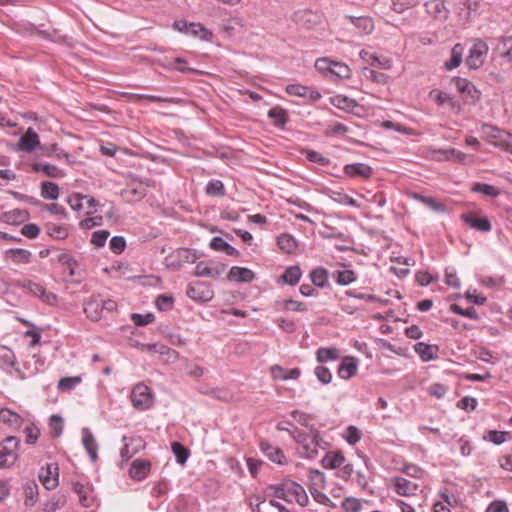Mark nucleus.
Here are the masks:
<instances>
[{"label": "nucleus", "instance_id": "f704fd0d", "mask_svg": "<svg viewBox=\"0 0 512 512\" xmlns=\"http://www.w3.org/2000/svg\"><path fill=\"white\" fill-rule=\"evenodd\" d=\"M101 304L97 300L88 301L84 305V312L87 317L92 319L93 321H97L101 317Z\"/></svg>", "mask_w": 512, "mask_h": 512}, {"label": "nucleus", "instance_id": "5fc2aeb1", "mask_svg": "<svg viewBox=\"0 0 512 512\" xmlns=\"http://www.w3.org/2000/svg\"><path fill=\"white\" fill-rule=\"evenodd\" d=\"M8 252L11 254V257L16 262H28L31 257L30 251L25 249L15 248L10 249Z\"/></svg>", "mask_w": 512, "mask_h": 512}, {"label": "nucleus", "instance_id": "9b49d317", "mask_svg": "<svg viewBox=\"0 0 512 512\" xmlns=\"http://www.w3.org/2000/svg\"><path fill=\"white\" fill-rule=\"evenodd\" d=\"M226 269L225 264H214V265H207L204 262H199L196 265L195 268V275L198 277H211V278H217L222 273H224Z\"/></svg>", "mask_w": 512, "mask_h": 512}, {"label": "nucleus", "instance_id": "f03ea898", "mask_svg": "<svg viewBox=\"0 0 512 512\" xmlns=\"http://www.w3.org/2000/svg\"><path fill=\"white\" fill-rule=\"evenodd\" d=\"M131 401L135 409L147 410L153 405L154 395L148 386L138 383L132 389Z\"/></svg>", "mask_w": 512, "mask_h": 512}, {"label": "nucleus", "instance_id": "603ef678", "mask_svg": "<svg viewBox=\"0 0 512 512\" xmlns=\"http://www.w3.org/2000/svg\"><path fill=\"white\" fill-rule=\"evenodd\" d=\"M187 34H191L193 36L199 35L201 39H208V36L210 35L205 27L197 23H189Z\"/></svg>", "mask_w": 512, "mask_h": 512}, {"label": "nucleus", "instance_id": "a18cd8bd", "mask_svg": "<svg viewBox=\"0 0 512 512\" xmlns=\"http://www.w3.org/2000/svg\"><path fill=\"white\" fill-rule=\"evenodd\" d=\"M266 491L268 496H273L288 502V495L286 493L284 482L278 485H270Z\"/></svg>", "mask_w": 512, "mask_h": 512}, {"label": "nucleus", "instance_id": "4be33fe9", "mask_svg": "<svg viewBox=\"0 0 512 512\" xmlns=\"http://www.w3.org/2000/svg\"><path fill=\"white\" fill-rule=\"evenodd\" d=\"M331 101L335 107L355 114H358L356 109L361 108L355 100L346 96L336 95L332 98Z\"/></svg>", "mask_w": 512, "mask_h": 512}, {"label": "nucleus", "instance_id": "e433bc0d", "mask_svg": "<svg viewBox=\"0 0 512 512\" xmlns=\"http://www.w3.org/2000/svg\"><path fill=\"white\" fill-rule=\"evenodd\" d=\"M301 277V270L298 266L288 267L282 275V279L289 285H295L298 283Z\"/></svg>", "mask_w": 512, "mask_h": 512}, {"label": "nucleus", "instance_id": "052dcab7", "mask_svg": "<svg viewBox=\"0 0 512 512\" xmlns=\"http://www.w3.org/2000/svg\"><path fill=\"white\" fill-rule=\"evenodd\" d=\"M473 191L480 192L483 193L484 195L491 197H496L499 194L498 190L494 186L481 183L475 184L473 187Z\"/></svg>", "mask_w": 512, "mask_h": 512}, {"label": "nucleus", "instance_id": "09e8293b", "mask_svg": "<svg viewBox=\"0 0 512 512\" xmlns=\"http://www.w3.org/2000/svg\"><path fill=\"white\" fill-rule=\"evenodd\" d=\"M350 72L351 70L346 64L333 62L331 74L336 75L339 78L345 79L350 77Z\"/></svg>", "mask_w": 512, "mask_h": 512}, {"label": "nucleus", "instance_id": "69168bd1", "mask_svg": "<svg viewBox=\"0 0 512 512\" xmlns=\"http://www.w3.org/2000/svg\"><path fill=\"white\" fill-rule=\"evenodd\" d=\"M47 232L55 239H65L68 236L67 229L62 226L50 225L47 228Z\"/></svg>", "mask_w": 512, "mask_h": 512}, {"label": "nucleus", "instance_id": "6ab92c4d", "mask_svg": "<svg viewBox=\"0 0 512 512\" xmlns=\"http://www.w3.org/2000/svg\"><path fill=\"white\" fill-rule=\"evenodd\" d=\"M495 50L501 58L512 65V36L500 37Z\"/></svg>", "mask_w": 512, "mask_h": 512}, {"label": "nucleus", "instance_id": "79ce46f5", "mask_svg": "<svg viewBox=\"0 0 512 512\" xmlns=\"http://www.w3.org/2000/svg\"><path fill=\"white\" fill-rule=\"evenodd\" d=\"M171 448H172V451L176 457V460L179 464L183 465L186 463L187 459H188V456H189V451L187 448H185L182 444H180L179 442H173L171 444Z\"/></svg>", "mask_w": 512, "mask_h": 512}, {"label": "nucleus", "instance_id": "bf43d9fd", "mask_svg": "<svg viewBox=\"0 0 512 512\" xmlns=\"http://www.w3.org/2000/svg\"><path fill=\"white\" fill-rule=\"evenodd\" d=\"M132 321L137 326H145L152 323L155 319L152 313H147L145 315L134 313L131 316Z\"/></svg>", "mask_w": 512, "mask_h": 512}, {"label": "nucleus", "instance_id": "a878e982", "mask_svg": "<svg viewBox=\"0 0 512 512\" xmlns=\"http://www.w3.org/2000/svg\"><path fill=\"white\" fill-rule=\"evenodd\" d=\"M352 24L359 30L360 34H370L374 29V24L371 18L369 17H349Z\"/></svg>", "mask_w": 512, "mask_h": 512}, {"label": "nucleus", "instance_id": "7ed1b4c3", "mask_svg": "<svg viewBox=\"0 0 512 512\" xmlns=\"http://www.w3.org/2000/svg\"><path fill=\"white\" fill-rule=\"evenodd\" d=\"M426 157L434 161H455L465 163L471 157L454 148L447 149H429Z\"/></svg>", "mask_w": 512, "mask_h": 512}, {"label": "nucleus", "instance_id": "13d9d810", "mask_svg": "<svg viewBox=\"0 0 512 512\" xmlns=\"http://www.w3.org/2000/svg\"><path fill=\"white\" fill-rule=\"evenodd\" d=\"M450 310L455 313V314H458V315H462V316H465V317H469L471 319H478V314L477 312L475 311L474 308H467V309H463L461 308L459 305L457 304H452L450 306Z\"/></svg>", "mask_w": 512, "mask_h": 512}, {"label": "nucleus", "instance_id": "f257e3e1", "mask_svg": "<svg viewBox=\"0 0 512 512\" xmlns=\"http://www.w3.org/2000/svg\"><path fill=\"white\" fill-rule=\"evenodd\" d=\"M313 436L309 438L307 435L297 432H293V438L298 443V452L301 457L315 458L318 454V447H322V443L325 444L323 439L320 437L316 430H312Z\"/></svg>", "mask_w": 512, "mask_h": 512}, {"label": "nucleus", "instance_id": "20e7f679", "mask_svg": "<svg viewBox=\"0 0 512 512\" xmlns=\"http://www.w3.org/2000/svg\"><path fill=\"white\" fill-rule=\"evenodd\" d=\"M483 129L495 146L512 153V135L510 133L501 131L492 126H484Z\"/></svg>", "mask_w": 512, "mask_h": 512}, {"label": "nucleus", "instance_id": "4468645a", "mask_svg": "<svg viewBox=\"0 0 512 512\" xmlns=\"http://www.w3.org/2000/svg\"><path fill=\"white\" fill-rule=\"evenodd\" d=\"M426 11L435 19L446 20L449 10L445 6L444 0H430L425 3Z\"/></svg>", "mask_w": 512, "mask_h": 512}, {"label": "nucleus", "instance_id": "0eeeda50", "mask_svg": "<svg viewBox=\"0 0 512 512\" xmlns=\"http://www.w3.org/2000/svg\"><path fill=\"white\" fill-rule=\"evenodd\" d=\"M39 479L47 490H52L58 485V466L56 464H48L42 468L39 473Z\"/></svg>", "mask_w": 512, "mask_h": 512}, {"label": "nucleus", "instance_id": "ea45409f", "mask_svg": "<svg viewBox=\"0 0 512 512\" xmlns=\"http://www.w3.org/2000/svg\"><path fill=\"white\" fill-rule=\"evenodd\" d=\"M268 116L273 120L274 124L283 127L287 121V113L282 108H272L268 111Z\"/></svg>", "mask_w": 512, "mask_h": 512}, {"label": "nucleus", "instance_id": "39448f33", "mask_svg": "<svg viewBox=\"0 0 512 512\" xmlns=\"http://www.w3.org/2000/svg\"><path fill=\"white\" fill-rule=\"evenodd\" d=\"M4 442L5 445L0 451V468L9 467L13 464L16 458L14 449L19 446L20 440L15 436H8Z\"/></svg>", "mask_w": 512, "mask_h": 512}, {"label": "nucleus", "instance_id": "4c0bfd02", "mask_svg": "<svg viewBox=\"0 0 512 512\" xmlns=\"http://www.w3.org/2000/svg\"><path fill=\"white\" fill-rule=\"evenodd\" d=\"M176 258L178 260V264L181 265L184 263H195L199 256L196 252L190 249L182 248L176 252Z\"/></svg>", "mask_w": 512, "mask_h": 512}, {"label": "nucleus", "instance_id": "3c124183", "mask_svg": "<svg viewBox=\"0 0 512 512\" xmlns=\"http://www.w3.org/2000/svg\"><path fill=\"white\" fill-rule=\"evenodd\" d=\"M174 299L171 295L161 294L156 299V306L160 311L170 310L173 306Z\"/></svg>", "mask_w": 512, "mask_h": 512}, {"label": "nucleus", "instance_id": "6e6d98bb", "mask_svg": "<svg viewBox=\"0 0 512 512\" xmlns=\"http://www.w3.org/2000/svg\"><path fill=\"white\" fill-rule=\"evenodd\" d=\"M49 426L52 430L54 437H59L63 430L62 418L58 415H52L49 421Z\"/></svg>", "mask_w": 512, "mask_h": 512}, {"label": "nucleus", "instance_id": "c85d7f7f", "mask_svg": "<svg viewBox=\"0 0 512 512\" xmlns=\"http://www.w3.org/2000/svg\"><path fill=\"white\" fill-rule=\"evenodd\" d=\"M25 505L33 506L38 500V485L35 481H28L24 486Z\"/></svg>", "mask_w": 512, "mask_h": 512}, {"label": "nucleus", "instance_id": "c03bdc74", "mask_svg": "<svg viewBox=\"0 0 512 512\" xmlns=\"http://www.w3.org/2000/svg\"><path fill=\"white\" fill-rule=\"evenodd\" d=\"M356 280V274L352 270H342L336 272V282L339 285H348Z\"/></svg>", "mask_w": 512, "mask_h": 512}, {"label": "nucleus", "instance_id": "2f4dec72", "mask_svg": "<svg viewBox=\"0 0 512 512\" xmlns=\"http://www.w3.org/2000/svg\"><path fill=\"white\" fill-rule=\"evenodd\" d=\"M316 358L320 363H324L329 360H337L339 358V350L328 347L319 348L316 352Z\"/></svg>", "mask_w": 512, "mask_h": 512}, {"label": "nucleus", "instance_id": "aec40b11", "mask_svg": "<svg viewBox=\"0 0 512 512\" xmlns=\"http://www.w3.org/2000/svg\"><path fill=\"white\" fill-rule=\"evenodd\" d=\"M82 434H83V439H82L83 445H84L87 453L89 454L92 462H95L98 458V455H97L98 445L96 443V440L88 428H84L82 430Z\"/></svg>", "mask_w": 512, "mask_h": 512}, {"label": "nucleus", "instance_id": "37998d69", "mask_svg": "<svg viewBox=\"0 0 512 512\" xmlns=\"http://www.w3.org/2000/svg\"><path fill=\"white\" fill-rule=\"evenodd\" d=\"M309 480V488L319 489L325 486V475L319 470L312 469L309 473Z\"/></svg>", "mask_w": 512, "mask_h": 512}, {"label": "nucleus", "instance_id": "338daca9", "mask_svg": "<svg viewBox=\"0 0 512 512\" xmlns=\"http://www.w3.org/2000/svg\"><path fill=\"white\" fill-rule=\"evenodd\" d=\"M276 323L286 333H293L297 329L296 323L290 319L278 318Z\"/></svg>", "mask_w": 512, "mask_h": 512}, {"label": "nucleus", "instance_id": "774afa93", "mask_svg": "<svg viewBox=\"0 0 512 512\" xmlns=\"http://www.w3.org/2000/svg\"><path fill=\"white\" fill-rule=\"evenodd\" d=\"M486 512H509V510L504 501L496 500L489 504Z\"/></svg>", "mask_w": 512, "mask_h": 512}, {"label": "nucleus", "instance_id": "0e129e2a", "mask_svg": "<svg viewBox=\"0 0 512 512\" xmlns=\"http://www.w3.org/2000/svg\"><path fill=\"white\" fill-rule=\"evenodd\" d=\"M126 247V242H125V239L121 236H114L111 240H110V249L115 253V254H120L124 251Z\"/></svg>", "mask_w": 512, "mask_h": 512}, {"label": "nucleus", "instance_id": "72a5a7b5", "mask_svg": "<svg viewBox=\"0 0 512 512\" xmlns=\"http://www.w3.org/2000/svg\"><path fill=\"white\" fill-rule=\"evenodd\" d=\"M413 197L414 199L421 201L423 204H425L427 207H429L431 210L435 212L441 213L446 211L445 205L440 202H437L432 197H426L417 193L413 194Z\"/></svg>", "mask_w": 512, "mask_h": 512}, {"label": "nucleus", "instance_id": "e2e57ef3", "mask_svg": "<svg viewBox=\"0 0 512 512\" xmlns=\"http://www.w3.org/2000/svg\"><path fill=\"white\" fill-rule=\"evenodd\" d=\"M315 375L317 379L323 384H328L331 382L332 374L330 370L324 366H317L315 368Z\"/></svg>", "mask_w": 512, "mask_h": 512}, {"label": "nucleus", "instance_id": "ddd939ff", "mask_svg": "<svg viewBox=\"0 0 512 512\" xmlns=\"http://www.w3.org/2000/svg\"><path fill=\"white\" fill-rule=\"evenodd\" d=\"M461 219L471 228L481 232H489L491 230L490 221L486 217L479 218L473 212L463 214Z\"/></svg>", "mask_w": 512, "mask_h": 512}, {"label": "nucleus", "instance_id": "cd10ccee", "mask_svg": "<svg viewBox=\"0 0 512 512\" xmlns=\"http://www.w3.org/2000/svg\"><path fill=\"white\" fill-rule=\"evenodd\" d=\"M32 169L35 172L41 171L51 178H59L64 176V172L62 170L51 164L34 163L32 164Z\"/></svg>", "mask_w": 512, "mask_h": 512}, {"label": "nucleus", "instance_id": "58836bf2", "mask_svg": "<svg viewBox=\"0 0 512 512\" xmlns=\"http://www.w3.org/2000/svg\"><path fill=\"white\" fill-rule=\"evenodd\" d=\"M414 349L423 361H430L434 359L433 346L424 342H419L415 344Z\"/></svg>", "mask_w": 512, "mask_h": 512}, {"label": "nucleus", "instance_id": "473e14b6", "mask_svg": "<svg viewBox=\"0 0 512 512\" xmlns=\"http://www.w3.org/2000/svg\"><path fill=\"white\" fill-rule=\"evenodd\" d=\"M464 48L461 44H456L451 51V59L445 63L447 69L452 70L458 67L462 61Z\"/></svg>", "mask_w": 512, "mask_h": 512}, {"label": "nucleus", "instance_id": "423d86ee", "mask_svg": "<svg viewBox=\"0 0 512 512\" xmlns=\"http://www.w3.org/2000/svg\"><path fill=\"white\" fill-rule=\"evenodd\" d=\"M488 46L483 41L476 42L470 49L469 56L466 59L467 65L472 69H477L483 65Z\"/></svg>", "mask_w": 512, "mask_h": 512}, {"label": "nucleus", "instance_id": "c756f323", "mask_svg": "<svg viewBox=\"0 0 512 512\" xmlns=\"http://www.w3.org/2000/svg\"><path fill=\"white\" fill-rule=\"evenodd\" d=\"M279 248L285 253H293L297 247V241L290 234H281L277 238Z\"/></svg>", "mask_w": 512, "mask_h": 512}, {"label": "nucleus", "instance_id": "9d476101", "mask_svg": "<svg viewBox=\"0 0 512 512\" xmlns=\"http://www.w3.org/2000/svg\"><path fill=\"white\" fill-rule=\"evenodd\" d=\"M19 150L31 152L35 148L40 147L39 136L33 128H28L24 135L18 141Z\"/></svg>", "mask_w": 512, "mask_h": 512}, {"label": "nucleus", "instance_id": "dca6fc26", "mask_svg": "<svg viewBox=\"0 0 512 512\" xmlns=\"http://www.w3.org/2000/svg\"><path fill=\"white\" fill-rule=\"evenodd\" d=\"M358 361L356 358L347 356L343 359L338 368V375L342 379H350L357 372Z\"/></svg>", "mask_w": 512, "mask_h": 512}, {"label": "nucleus", "instance_id": "680f3d73", "mask_svg": "<svg viewBox=\"0 0 512 512\" xmlns=\"http://www.w3.org/2000/svg\"><path fill=\"white\" fill-rule=\"evenodd\" d=\"M283 310L304 312V311H306V305L303 302H298V301H295L292 299H288L283 302Z\"/></svg>", "mask_w": 512, "mask_h": 512}, {"label": "nucleus", "instance_id": "f8f14e48", "mask_svg": "<svg viewBox=\"0 0 512 512\" xmlns=\"http://www.w3.org/2000/svg\"><path fill=\"white\" fill-rule=\"evenodd\" d=\"M391 481L394 484L396 493L399 495H414L419 489V485L417 483L409 481L403 477L396 476L393 477Z\"/></svg>", "mask_w": 512, "mask_h": 512}, {"label": "nucleus", "instance_id": "393cba45", "mask_svg": "<svg viewBox=\"0 0 512 512\" xmlns=\"http://www.w3.org/2000/svg\"><path fill=\"white\" fill-rule=\"evenodd\" d=\"M345 457L341 452H328L321 461V464L326 469H335L342 465Z\"/></svg>", "mask_w": 512, "mask_h": 512}, {"label": "nucleus", "instance_id": "4d7b16f0", "mask_svg": "<svg viewBox=\"0 0 512 512\" xmlns=\"http://www.w3.org/2000/svg\"><path fill=\"white\" fill-rule=\"evenodd\" d=\"M286 92L290 95L307 97L310 89L300 84H290L286 87Z\"/></svg>", "mask_w": 512, "mask_h": 512}, {"label": "nucleus", "instance_id": "1a4fd4ad", "mask_svg": "<svg viewBox=\"0 0 512 512\" xmlns=\"http://www.w3.org/2000/svg\"><path fill=\"white\" fill-rule=\"evenodd\" d=\"M453 82L457 90L465 95L466 101L474 103L479 99V91H477L475 86L471 84L468 80L456 78L453 80Z\"/></svg>", "mask_w": 512, "mask_h": 512}, {"label": "nucleus", "instance_id": "5701e85b", "mask_svg": "<svg viewBox=\"0 0 512 512\" xmlns=\"http://www.w3.org/2000/svg\"><path fill=\"white\" fill-rule=\"evenodd\" d=\"M29 219V213L26 210L14 209L9 212H5L2 215V220L8 224L18 225Z\"/></svg>", "mask_w": 512, "mask_h": 512}, {"label": "nucleus", "instance_id": "2eb2a0df", "mask_svg": "<svg viewBox=\"0 0 512 512\" xmlns=\"http://www.w3.org/2000/svg\"><path fill=\"white\" fill-rule=\"evenodd\" d=\"M150 468V461L136 459L131 464L129 475L135 480H142L148 475Z\"/></svg>", "mask_w": 512, "mask_h": 512}, {"label": "nucleus", "instance_id": "de8ad7c7", "mask_svg": "<svg viewBox=\"0 0 512 512\" xmlns=\"http://www.w3.org/2000/svg\"><path fill=\"white\" fill-rule=\"evenodd\" d=\"M206 193L209 196H223L225 194L223 183L219 180L210 181L206 187Z\"/></svg>", "mask_w": 512, "mask_h": 512}, {"label": "nucleus", "instance_id": "a19ab883", "mask_svg": "<svg viewBox=\"0 0 512 512\" xmlns=\"http://www.w3.org/2000/svg\"><path fill=\"white\" fill-rule=\"evenodd\" d=\"M362 75L367 79L371 80L375 83L384 84L388 80V76L384 73L377 72L373 69H370L368 67H364L362 69Z\"/></svg>", "mask_w": 512, "mask_h": 512}, {"label": "nucleus", "instance_id": "49530a36", "mask_svg": "<svg viewBox=\"0 0 512 512\" xmlns=\"http://www.w3.org/2000/svg\"><path fill=\"white\" fill-rule=\"evenodd\" d=\"M81 382V377H64L58 382V389L65 392L73 389L76 385Z\"/></svg>", "mask_w": 512, "mask_h": 512}, {"label": "nucleus", "instance_id": "a211bd4d", "mask_svg": "<svg viewBox=\"0 0 512 512\" xmlns=\"http://www.w3.org/2000/svg\"><path fill=\"white\" fill-rule=\"evenodd\" d=\"M227 278L229 281L248 283L254 279V273L248 268L234 266L230 269Z\"/></svg>", "mask_w": 512, "mask_h": 512}, {"label": "nucleus", "instance_id": "6e6552de", "mask_svg": "<svg viewBox=\"0 0 512 512\" xmlns=\"http://www.w3.org/2000/svg\"><path fill=\"white\" fill-rule=\"evenodd\" d=\"M293 21L305 29H311L319 23V16L311 10L304 9L293 14Z\"/></svg>", "mask_w": 512, "mask_h": 512}, {"label": "nucleus", "instance_id": "7c9ffc66", "mask_svg": "<svg viewBox=\"0 0 512 512\" xmlns=\"http://www.w3.org/2000/svg\"><path fill=\"white\" fill-rule=\"evenodd\" d=\"M310 279L317 287L324 288L328 285V271L318 267L311 272Z\"/></svg>", "mask_w": 512, "mask_h": 512}, {"label": "nucleus", "instance_id": "bb28decb", "mask_svg": "<svg viewBox=\"0 0 512 512\" xmlns=\"http://www.w3.org/2000/svg\"><path fill=\"white\" fill-rule=\"evenodd\" d=\"M0 420L12 428H19L23 422L20 415L7 408L0 410Z\"/></svg>", "mask_w": 512, "mask_h": 512}, {"label": "nucleus", "instance_id": "c9c22d12", "mask_svg": "<svg viewBox=\"0 0 512 512\" xmlns=\"http://www.w3.org/2000/svg\"><path fill=\"white\" fill-rule=\"evenodd\" d=\"M41 195L45 199L55 200L59 196V187L53 182H43L41 185Z\"/></svg>", "mask_w": 512, "mask_h": 512}, {"label": "nucleus", "instance_id": "b1692460", "mask_svg": "<svg viewBox=\"0 0 512 512\" xmlns=\"http://www.w3.org/2000/svg\"><path fill=\"white\" fill-rule=\"evenodd\" d=\"M344 171L351 177L359 176L362 178H369L372 174L371 167L363 163L346 165Z\"/></svg>", "mask_w": 512, "mask_h": 512}, {"label": "nucleus", "instance_id": "f3484780", "mask_svg": "<svg viewBox=\"0 0 512 512\" xmlns=\"http://www.w3.org/2000/svg\"><path fill=\"white\" fill-rule=\"evenodd\" d=\"M124 444V447L121 449V456L123 458L129 459L131 458L139 449L144 448L145 444L140 437H131L128 438L126 436L123 437V441H127Z\"/></svg>", "mask_w": 512, "mask_h": 512}, {"label": "nucleus", "instance_id": "864d4df0", "mask_svg": "<svg viewBox=\"0 0 512 512\" xmlns=\"http://www.w3.org/2000/svg\"><path fill=\"white\" fill-rule=\"evenodd\" d=\"M109 235L107 230H98L92 234L91 243L96 247H103Z\"/></svg>", "mask_w": 512, "mask_h": 512}, {"label": "nucleus", "instance_id": "8fccbe9b", "mask_svg": "<svg viewBox=\"0 0 512 512\" xmlns=\"http://www.w3.org/2000/svg\"><path fill=\"white\" fill-rule=\"evenodd\" d=\"M341 506L346 512H360L362 508L361 502L353 497L345 498L342 501Z\"/></svg>", "mask_w": 512, "mask_h": 512}, {"label": "nucleus", "instance_id": "412c9836", "mask_svg": "<svg viewBox=\"0 0 512 512\" xmlns=\"http://www.w3.org/2000/svg\"><path fill=\"white\" fill-rule=\"evenodd\" d=\"M261 451L273 462L283 464L285 462V456L281 449L272 446L270 443L262 441L260 443Z\"/></svg>", "mask_w": 512, "mask_h": 512}]
</instances>
